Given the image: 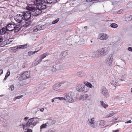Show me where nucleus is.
<instances>
[{"instance_id":"f8f14e48","label":"nucleus","mask_w":132,"mask_h":132,"mask_svg":"<svg viewBox=\"0 0 132 132\" xmlns=\"http://www.w3.org/2000/svg\"><path fill=\"white\" fill-rule=\"evenodd\" d=\"M15 24L12 23L9 24L6 26L7 30L11 31L14 30V27Z\"/></svg>"},{"instance_id":"3c124183","label":"nucleus","mask_w":132,"mask_h":132,"mask_svg":"<svg viewBox=\"0 0 132 132\" xmlns=\"http://www.w3.org/2000/svg\"><path fill=\"white\" fill-rule=\"evenodd\" d=\"M45 132H53V131L49 129L46 130Z\"/></svg>"},{"instance_id":"052dcab7","label":"nucleus","mask_w":132,"mask_h":132,"mask_svg":"<svg viewBox=\"0 0 132 132\" xmlns=\"http://www.w3.org/2000/svg\"><path fill=\"white\" fill-rule=\"evenodd\" d=\"M92 1V0H86V2H90Z\"/></svg>"},{"instance_id":"864d4df0","label":"nucleus","mask_w":132,"mask_h":132,"mask_svg":"<svg viewBox=\"0 0 132 132\" xmlns=\"http://www.w3.org/2000/svg\"><path fill=\"white\" fill-rule=\"evenodd\" d=\"M70 130L68 129H67L65 130V132H70Z\"/></svg>"},{"instance_id":"4c0bfd02","label":"nucleus","mask_w":132,"mask_h":132,"mask_svg":"<svg viewBox=\"0 0 132 132\" xmlns=\"http://www.w3.org/2000/svg\"><path fill=\"white\" fill-rule=\"evenodd\" d=\"M59 20V18H57L56 20H55L54 21L52 22V24H54L57 23L58 21Z\"/></svg>"},{"instance_id":"e2e57ef3","label":"nucleus","mask_w":132,"mask_h":132,"mask_svg":"<svg viewBox=\"0 0 132 132\" xmlns=\"http://www.w3.org/2000/svg\"><path fill=\"white\" fill-rule=\"evenodd\" d=\"M129 18L130 19V20H132V15H130Z\"/></svg>"},{"instance_id":"a18cd8bd","label":"nucleus","mask_w":132,"mask_h":132,"mask_svg":"<svg viewBox=\"0 0 132 132\" xmlns=\"http://www.w3.org/2000/svg\"><path fill=\"white\" fill-rule=\"evenodd\" d=\"M94 118H92L90 120L89 119V121L90 122H94Z\"/></svg>"},{"instance_id":"680f3d73","label":"nucleus","mask_w":132,"mask_h":132,"mask_svg":"<svg viewBox=\"0 0 132 132\" xmlns=\"http://www.w3.org/2000/svg\"><path fill=\"white\" fill-rule=\"evenodd\" d=\"M117 119H114L113 120V122H115V121Z\"/></svg>"},{"instance_id":"39448f33","label":"nucleus","mask_w":132,"mask_h":132,"mask_svg":"<svg viewBox=\"0 0 132 132\" xmlns=\"http://www.w3.org/2000/svg\"><path fill=\"white\" fill-rule=\"evenodd\" d=\"M76 89L78 92L86 93L88 91L89 88L84 85H79L76 87Z\"/></svg>"},{"instance_id":"de8ad7c7","label":"nucleus","mask_w":132,"mask_h":132,"mask_svg":"<svg viewBox=\"0 0 132 132\" xmlns=\"http://www.w3.org/2000/svg\"><path fill=\"white\" fill-rule=\"evenodd\" d=\"M123 10H122V9L120 10H119L117 12V13L118 14H120L122 12V11Z\"/></svg>"},{"instance_id":"338daca9","label":"nucleus","mask_w":132,"mask_h":132,"mask_svg":"<svg viewBox=\"0 0 132 132\" xmlns=\"http://www.w3.org/2000/svg\"><path fill=\"white\" fill-rule=\"evenodd\" d=\"M53 1H54V3H55V2H56V0H53Z\"/></svg>"},{"instance_id":"8fccbe9b","label":"nucleus","mask_w":132,"mask_h":132,"mask_svg":"<svg viewBox=\"0 0 132 132\" xmlns=\"http://www.w3.org/2000/svg\"><path fill=\"white\" fill-rule=\"evenodd\" d=\"M128 50L129 51L132 52V47H129L128 48Z\"/></svg>"},{"instance_id":"bf43d9fd","label":"nucleus","mask_w":132,"mask_h":132,"mask_svg":"<svg viewBox=\"0 0 132 132\" xmlns=\"http://www.w3.org/2000/svg\"><path fill=\"white\" fill-rule=\"evenodd\" d=\"M3 73V71L2 70H0V75Z\"/></svg>"},{"instance_id":"5701e85b","label":"nucleus","mask_w":132,"mask_h":132,"mask_svg":"<svg viewBox=\"0 0 132 132\" xmlns=\"http://www.w3.org/2000/svg\"><path fill=\"white\" fill-rule=\"evenodd\" d=\"M1 30V32L0 34L1 35L3 34H5L7 33V31H8L7 30L6 27H3L2 29H0Z\"/></svg>"},{"instance_id":"9d476101","label":"nucleus","mask_w":132,"mask_h":132,"mask_svg":"<svg viewBox=\"0 0 132 132\" xmlns=\"http://www.w3.org/2000/svg\"><path fill=\"white\" fill-rule=\"evenodd\" d=\"M91 97L90 95L86 94H84L80 96V99L83 100H90Z\"/></svg>"},{"instance_id":"9b49d317","label":"nucleus","mask_w":132,"mask_h":132,"mask_svg":"<svg viewBox=\"0 0 132 132\" xmlns=\"http://www.w3.org/2000/svg\"><path fill=\"white\" fill-rule=\"evenodd\" d=\"M30 71H28L24 72L21 76V78L25 79L29 78L30 76Z\"/></svg>"},{"instance_id":"393cba45","label":"nucleus","mask_w":132,"mask_h":132,"mask_svg":"<svg viewBox=\"0 0 132 132\" xmlns=\"http://www.w3.org/2000/svg\"><path fill=\"white\" fill-rule=\"evenodd\" d=\"M1 122L2 125L3 126L5 127L7 126V122L5 119H4L3 120H2L1 121Z\"/></svg>"},{"instance_id":"e433bc0d","label":"nucleus","mask_w":132,"mask_h":132,"mask_svg":"<svg viewBox=\"0 0 132 132\" xmlns=\"http://www.w3.org/2000/svg\"><path fill=\"white\" fill-rule=\"evenodd\" d=\"M68 53L67 51H65L63 52L62 53V55L63 57H65L68 54Z\"/></svg>"},{"instance_id":"423d86ee","label":"nucleus","mask_w":132,"mask_h":132,"mask_svg":"<svg viewBox=\"0 0 132 132\" xmlns=\"http://www.w3.org/2000/svg\"><path fill=\"white\" fill-rule=\"evenodd\" d=\"M27 10L30 11L31 15L34 16H37V11L36 8L34 6H32L31 7L29 6L27 7Z\"/></svg>"},{"instance_id":"412c9836","label":"nucleus","mask_w":132,"mask_h":132,"mask_svg":"<svg viewBox=\"0 0 132 132\" xmlns=\"http://www.w3.org/2000/svg\"><path fill=\"white\" fill-rule=\"evenodd\" d=\"M58 66V65H57L56 66H52L51 67L49 68V70L52 72H54L56 71L57 70H59V69H58L57 66Z\"/></svg>"},{"instance_id":"4468645a","label":"nucleus","mask_w":132,"mask_h":132,"mask_svg":"<svg viewBox=\"0 0 132 132\" xmlns=\"http://www.w3.org/2000/svg\"><path fill=\"white\" fill-rule=\"evenodd\" d=\"M98 37L99 39L101 40H106L108 38V35L105 34H100Z\"/></svg>"},{"instance_id":"58836bf2","label":"nucleus","mask_w":132,"mask_h":132,"mask_svg":"<svg viewBox=\"0 0 132 132\" xmlns=\"http://www.w3.org/2000/svg\"><path fill=\"white\" fill-rule=\"evenodd\" d=\"M37 28L38 29V30H40L42 29V27L40 25H38L36 26Z\"/></svg>"},{"instance_id":"49530a36","label":"nucleus","mask_w":132,"mask_h":132,"mask_svg":"<svg viewBox=\"0 0 132 132\" xmlns=\"http://www.w3.org/2000/svg\"><path fill=\"white\" fill-rule=\"evenodd\" d=\"M3 41V38L2 36H0V43L2 42Z\"/></svg>"},{"instance_id":"b1692460","label":"nucleus","mask_w":132,"mask_h":132,"mask_svg":"<svg viewBox=\"0 0 132 132\" xmlns=\"http://www.w3.org/2000/svg\"><path fill=\"white\" fill-rule=\"evenodd\" d=\"M87 123L90 126L93 128H95L96 127V125L94 124V122H90L89 121V119H88V121H87Z\"/></svg>"},{"instance_id":"a211bd4d","label":"nucleus","mask_w":132,"mask_h":132,"mask_svg":"<svg viewBox=\"0 0 132 132\" xmlns=\"http://www.w3.org/2000/svg\"><path fill=\"white\" fill-rule=\"evenodd\" d=\"M42 1V3L43 4L44 3L47 6L50 7L49 6H48L46 5L51 4L54 3V1H53V0H40Z\"/></svg>"},{"instance_id":"1a4fd4ad","label":"nucleus","mask_w":132,"mask_h":132,"mask_svg":"<svg viewBox=\"0 0 132 132\" xmlns=\"http://www.w3.org/2000/svg\"><path fill=\"white\" fill-rule=\"evenodd\" d=\"M61 91L65 89L68 85L69 83L67 82H62L59 83Z\"/></svg>"},{"instance_id":"f03ea898","label":"nucleus","mask_w":132,"mask_h":132,"mask_svg":"<svg viewBox=\"0 0 132 132\" xmlns=\"http://www.w3.org/2000/svg\"><path fill=\"white\" fill-rule=\"evenodd\" d=\"M109 50L107 47L102 48L98 49L95 51L92 57V58H95L103 57L107 54Z\"/></svg>"},{"instance_id":"f3484780","label":"nucleus","mask_w":132,"mask_h":132,"mask_svg":"<svg viewBox=\"0 0 132 132\" xmlns=\"http://www.w3.org/2000/svg\"><path fill=\"white\" fill-rule=\"evenodd\" d=\"M53 89L55 91H61L59 83L55 84L53 86Z\"/></svg>"},{"instance_id":"a878e982","label":"nucleus","mask_w":132,"mask_h":132,"mask_svg":"<svg viewBox=\"0 0 132 132\" xmlns=\"http://www.w3.org/2000/svg\"><path fill=\"white\" fill-rule=\"evenodd\" d=\"M84 83L85 84V86L87 87L88 88V87L91 88L93 87L92 85L89 82H84Z\"/></svg>"},{"instance_id":"c85d7f7f","label":"nucleus","mask_w":132,"mask_h":132,"mask_svg":"<svg viewBox=\"0 0 132 132\" xmlns=\"http://www.w3.org/2000/svg\"><path fill=\"white\" fill-rule=\"evenodd\" d=\"M99 126H102L104 125L105 121L104 120H101L99 121Z\"/></svg>"},{"instance_id":"6e6552de","label":"nucleus","mask_w":132,"mask_h":132,"mask_svg":"<svg viewBox=\"0 0 132 132\" xmlns=\"http://www.w3.org/2000/svg\"><path fill=\"white\" fill-rule=\"evenodd\" d=\"M23 17V16L22 14H18L15 17L14 19L17 22L20 23L23 21L25 22V21H24V19Z\"/></svg>"},{"instance_id":"cd10ccee","label":"nucleus","mask_w":132,"mask_h":132,"mask_svg":"<svg viewBox=\"0 0 132 132\" xmlns=\"http://www.w3.org/2000/svg\"><path fill=\"white\" fill-rule=\"evenodd\" d=\"M29 45H28L27 44H26L24 45H20L19 46V47H20L19 49H22L26 48L29 47Z\"/></svg>"},{"instance_id":"bb28decb","label":"nucleus","mask_w":132,"mask_h":132,"mask_svg":"<svg viewBox=\"0 0 132 132\" xmlns=\"http://www.w3.org/2000/svg\"><path fill=\"white\" fill-rule=\"evenodd\" d=\"M114 114V113L113 111H110V112L109 114H108L106 115V117H109L112 116Z\"/></svg>"},{"instance_id":"72a5a7b5","label":"nucleus","mask_w":132,"mask_h":132,"mask_svg":"<svg viewBox=\"0 0 132 132\" xmlns=\"http://www.w3.org/2000/svg\"><path fill=\"white\" fill-rule=\"evenodd\" d=\"M110 26L112 28H116L118 27V25L115 23H112L111 24Z\"/></svg>"},{"instance_id":"2eb2a0df","label":"nucleus","mask_w":132,"mask_h":132,"mask_svg":"<svg viewBox=\"0 0 132 132\" xmlns=\"http://www.w3.org/2000/svg\"><path fill=\"white\" fill-rule=\"evenodd\" d=\"M22 24H19L15 26H14V32H18L20 30H21L23 27L22 26Z\"/></svg>"},{"instance_id":"774afa93","label":"nucleus","mask_w":132,"mask_h":132,"mask_svg":"<svg viewBox=\"0 0 132 132\" xmlns=\"http://www.w3.org/2000/svg\"><path fill=\"white\" fill-rule=\"evenodd\" d=\"M87 26H85L84 27V28L85 29H86V28H87Z\"/></svg>"},{"instance_id":"c03bdc74","label":"nucleus","mask_w":132,"mask_h":132,"mask_svg":"<svg viewBox=\"0 0 132 132\" xmlns=\"http://www.w3.org/2000/svg\"><path fill=\"white\" fill-rule=\"evenodd\" d=\"M10 71H9L8 72H7V73H6L5 76H7V77H8L9 76V75H10Z\"/></svg>"},{"instance_id":"13d9d810","label":"nucleus","mask_w":132,"mask_h":132,"mask_svg":"<svg viewBox=\"0 0 132 132\" xmlns=\"http://www.w3.org/2000/svg\"><path fill=\"white\" fill-rule=\"evenodd\" d=\"M57 97H55L52 100V102H54V100L55 99H57Z\"/></svg>"},{"instance_id":"20e7f679","label":"nucleus","mask_w":132,"mask_h":132,"mask_svg":"<svg viewBox=\"0 0 132 132\" xmlns=\"http://www.w3.org/2000/svg\"><path fill=\"white\" fill-rule=\"evenodd\" d=\"M42 1L40 0H36L34 3L36 4V10H37V15L38 16L42 12L41 10L45 9L47 7L44 3L42 4Z\"/></svg>"},{"instance_id":"09e8293b","label":"nucleus","mask_w":132,"mask_h":132,"mask_svg":"<svg viewBox=\"0 0 132 132\" xmlns=\"http://www.w3.org/2000/svg\"><path fill=\"white\" fill-rule=\"evenodd\" d=\"M10 88L11 90H13L14 89V87L13 85H11Z\"/></svg>"},{"instance_id":"ea45409f","label":"nucleus","mask_w":132,"mask_h":132,"mask_svg":"<svg viewBox=\"0 0 132 132\" xmlns=\"http://www.w3.org/2000/svg\"><path fill=\"white\" fill-rule=\"evenodd\" d=\"M20 47H19V46H16L15 47H13V50H17L18 49H19Z\"/></svg>"},{"instance_id":"37998d69","label":"nucleus","mask_w":132,"mask_h":132,"mask_svg":"<svg viewBox=\"0 0 132 132\" xmlns=\"http://www.w3.org/2000/svg\"><path fill=\"white\" fill-rule=\"evenodd\" d=\"M57 99H59V100H64V97H57Z\"/></svg>"},{"instance_id":"5fc2aeb1","label":"nucleus","mask_w":132,"mask_h":132,"mask_svg":"<svg viewBox=\"0 0 132 132\" xmlns=\"http://www.w3.org/2000/svg\"><path fill=\"white\" fill-rule=\"evenodd\" d=\"M113 132H119V130L118 129L117 130H113Z\"/></svg>"},{"instance_id":"603ef678","label":"nucleus","mask_w":132,"mask_h":132,"mask_svg":"<svg viewBox=\"0 0 132 132\" xmlns=\"http://www.w3.org/2000/svg\"><path fill=\"white\" fill-rule=\"evenodd\" d=\"M29 118L27 117H25L24 118V119L25 120V121H26Z\"/></svg>"},{"instance_id":"c9c22d12","label":"nucleus","mask_w":132,"mask_h":132,"mask_svg":"<svg viewBox=\"0 0 132 132\" xmlns=\"http://www.w3.org/2000/svg\"><path fill=\"white\" fill-rule=\"evenodd\" d=\"M48 53L46 52L43 54L42 55L40 56L42 57L43 59L44 58L46 57V56L48 55Z\"/></svg>"},{"instance_id":"7c9ffc66","label":"nucleus","mask_w":132,"mask_h":132,"mask_svg":"<svg viewBox=\"0 0 132 132\" xmlns=\"http://www.w3.org/2000/svg\"><path fill=\"white\" fill-rule=\"evenodd\" d=\"M43 59L40 56H38L36 59L37 62L39 63L40 62H41Z\"/></svg>"},{"instance_id":"4be33fe9","label":"nucleus","mask_w":132,"mask_h":132,"mask_svg":"<svg viewBox=\"0 0 132 132\" xmlns=\"http://www.w3.org/2000/svg\"><path fill=\"white\" fill-rule=\"evenodd\" d=\"M56 121L55 120H50L48 121H47L46 123L47 124L48 126H50L51 125H52L54 124Z\"/></svg>"},{"instance_id":"a19ab883","label":"nucleus","mask_w":132,"mask_h":132,"mask_svg":"<svg viewBox=\"0 0 132 132\" xmlns=\"http://www.w3.org/2000/svg\"><path fill=\"white\" fill-rule=\"evenodd\" d=\"M33 31L34 32H36L38 30V29L36 27H35L33 28Z\"/></svg>"},{"instance_id":"0eeeda50","label":"nucleus","mask_w":132,"mask_h":132,"mask_svg":"<svg viewBox=\"0 0 132 132\" xmlns=\"http://www.w3.org/2000/svg\"><path fill=\"white\" fill-rule=\"evenodd\" d=\"M71 93H65L63 95V97H64V100L66 101L72 102L73 101V99L72 97L71 96Z\"/></svg>"},{"instance_id":"473e14b6","label":"nucleus","mask_w":132,"mask_h":132,"mask_svg":"<svg viewBox=\"0 0 132 132\" xmlns=\"http://www.w3.org/2000/svg\"><path fill=\"white\" fill-rule=\"evenodd\" d=\"M47 126V124L46 123L45 124H43L42 125L40 126V131H41V130L43 128H45Z\"/></svg>"},{"instance_id":"6e6d98bb","label":"nucleus","mask_w":132,"mask_h":132,"mask_svg":"<svg viewBox=\"0 0 132 132\" xmlns=\"http://www.w3.org/2000/svg\"><path fill=\"white\" fill-rule=\"evenodd\" d=\"M131 122V121L130 120L127 121L126 122V123H130Z\"/></svg>"},{"instance_id":"7ed1b4c3","label":"nucleus","mask_w":132,"mask_h":132,"mask_svg":"<svg viewBox=\"0 0 132 132\" xmlns=\"http://www.w3.org/2000/svg\"><path fill=\"white\" fill-rule=\"evenodd\" d=\"M23 17L24 19V21H25L26 24L23 25V27H28L31 24V13L30 11H27L23 12L22 13Z\"/></svg>"},{"instance_id":"f257e3e1","label":"nucleus","mask_w":132,"mask_h":132,"mask_svg":"<svg viewBox=\"0 0 132 132\" xmlns=\"http://www.w3.org/2000/svg\"><path fill=\"white\" fill-rule=\"evenodd\" d=\"M38 119L36 118H32L30 119L26 124L21 123V124L19 125V127H22L23 129L25 127L27 128L25 129L24 132H32V130L30 128H32L37 123H38Z\"/></svg>"},{"instance_id":"69168bd1","label":"nucleus","mask_w":132,"mask_h":132,"mask_svg":"<svg viewBox=\"0 0 132 132\" xmlns=\"http://www.w3.org/2000/svg\"><path fill=\"white\" fill-rule=\"evenodd\" d=\"M126 101H124L123 102H121V104H123L124 103H126Z\"/></svg>"},{"instance_id":"c756f323","label":"nucleus","mask_w":132,"mask_h":132,"mask_svg":"<svg viewBox=\"0 0 132 132\" xmlns=\"http://www.w3.org/2000/svg\"><path fill=\"white\" fill-rule=\"evenodd\" d=\"M100 103L101 105L105 108H106L108 106V105L105 104L103 101H101Z\"/></svg>"},{"instance_id":"aec40b11","label":"nucleus","mask_w":132,"mask_h":132,"mask_svg":"<svg viewBox=\"0 0 132 132\" xmlns=\"http://www.w3.org/2000/svg\"><path fill=\"white\" fill-rule=\"evenodd\" d=\"M126 69H124V70H122V72H123V73L125 74L122 75L121 77V79H120V80L122 81L123 80L126 78L127 76L126 74Z\"/></svg>"},{"instance_id":"4d7b16f0","label":"nucleus","mask_w":132,"mask_h":132,"mask_svg":"<svg viewBox=\"0 0 132 132\" xmlns=\"http://www.w3.org/2000/svg\"><path fill=\"white\" fill-rule=\"evenodd\" d=\"M7 78V76H5V77L3 80V81H5L6 80Z\"/></svg>"},{"instance_id":"f704fd0d","label":"nucleus","mask_w":132,"mask_h":132,"mask_svg":"<svg viewBox=\"0 0 132 132\" xmlns=\"http://www.w3.org/2000/svg\"><path fill=\"white\" fill-rule=\"evenodd\" d=\"M39 50H38L37 51H34V52H32V51L29 52L28 53V54L29 55H32L35 53H36Z\"/></svg>"},{"instance_id":"2f4dec72","label":"nucleus","mask_w":132,"mask_h":132,"mask_svg":"<svg viewBox=\"0 0 132 132\" xmlns=\"http://www.w3.org/2000/svg\"><path fill=\"white\" fill-rule=\"evenodd\" d=\"M111 84L112 86L115 87L117 85V83L116 81L114 80H112L111 81Z\"/></svg>"},{"instance_id":"dca6fc26","label":"nucleus","mask_w":132,"mask_h":132,"mask_svg":"<svg viewBox=\"0 0 132 132\" xmlns=\"http://www.w3.org/2000/svg\"><path fill=\"white\" fill-rule=\"evenodd\" d=\"M101 93L106 97H108V90L106 88L104 87H102L101 89Z\"/></svg>"},{"instance_id":"0e129e2a","label":"nucleus","mask_w":132,"mask_h":132,"mask_svg":"<svg viewBox=\"0 0 132 132\" xmlns=\"http://www.w3.org/2000/svg\"><path fill=\"white\" fill-rule=\"evenodd\" d=\"M44 110V108H42L40 109V111H41L43 112Z\"/></svg>"},{"instance_id":"6ab92c4d","label":"nucleus","mask_w":132,"mask_h":132,"mask_svg":"<svg viewBox=\"0 0 132 132\" xmlns=\"http://www.w3.org/2000/svg\"><path fill=\"white\" fill-rule=\"evenodd\" d=\"M85 74V72L81 71H79L77 73V75L78 77L81 78L84 77Z\"/></svg>"},{"instance_id":"ddd939ff","label":"nucleus","mask_w":132,"mask_h":132,"mask_svg":"<svg viewBox=\"0 0 132 132\" xmlns=\"http://www.w3.org/2000/svg\"><path fill=\"white\" fill-rule=\"evenodd\" d=\"M113 59L112 57L111 56H109L106 59V63L109 66H111L113 61Z\"/></svg>"},{"instance_id":"79ce46f5","label":"nucleus","mask_w":132,"mask_h":132,"mask_svg":"<svg viewBox=\"0 0 132 132\" xmlns=\"http://www.w3.org/2000/svg\"><path fill=\"white\" fill-rule=\"evenodd\" d=\"M23 96L22 95H21L20 96H17L16 97H15V99H20L21 98L23 97Z\"/></svg>"}]
</instances>
